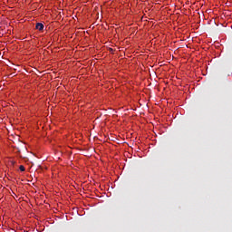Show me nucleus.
<instances>
[{
	"label": "nucleus",
	"mask_w": 232,
	"mask_h": 232,
	"mask_svg": "<svg viewBox=\"0 0 232 232\" xmlns=\"http://www.w3.org/2000/svg\"><path fill=\"white\" fill-rule=\"evenodd\" d=\"M36 30H39L40 32H43L44 30V24L42 23H37L35 25Z\"/></svg>",
	"instance_id": "f257e3e1"
},
{
	"label": "nucleus",
	"mask_w": 232,
	"mask_h": 232,
	"mask_svg": "<svg viewBox=\"0 0 232 232\" xmlns=\"http://www.w3.org/2000/svg\"><path fill=\"white\" fill-rule=\"evenodd\" d=\"M20 171H25L24 166L21 165L19 167Z\"/></svg>",
	"instance_id": "f03ea898"
}]
</instances>
